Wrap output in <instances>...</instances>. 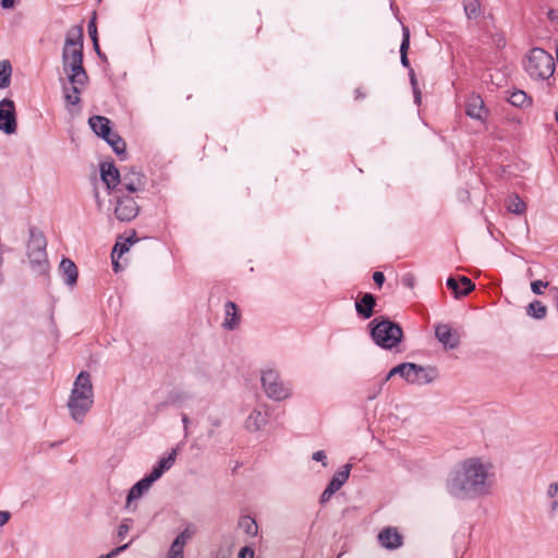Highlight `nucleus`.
<instances>
[{
  "label": "nucleus",
  "instance_id": "obj_54",
  "mask_svg": "<svg viewBox=\"0 0 558 558\" xmlns=\"http://www.w3.org/2000/svg\"><path fill=\"white\" fill-rule=\"evenodd\" d=\"M112 259V268H113V271L114 272H119L121 270V265L119 264V259L118 257L114 256V258H111Z\"/></svg>",
  "mask_w": 558,
  "mask_h": 558
},
{
  "label": "nucleus",
  "instance_id": "obj_51",
  "mask_svg": "<svg viewBox=\"0 0 558 558\" xmlns=\"http://www.w3.org/2000/svg\"><path fill=\"white\" fill-rule=\"evenodd\" d=\"M2 9H11L15 4V0H1L0 2Z\"/></svg>",
  "mask_w": 558,
  "mask_h": 558
},
{
  "label": "nucleus",
  "instance_id": "obj_35",
  "mask_svg": "<svg viewBox=\"0 0 558 558\" xmlns=\"http://www.w3.org/2000/svg\"><path fill=\"white\" fill-rule=\"evenodd\" d=\"M410 48V31L407 26L402 27V41L400 45V53H408Z\"/></svg>",
  "mask_w": 558,
  "mask_h": 558
},
{
  "label": "nucleus",
  "instance_id": "obj_55",
  "mask_svg": "<svg viewBox=\"0 0 558 558\" xmlns=\"http://www.w3.org/2000/svg\"><path fill=\"white\" fill-rule=\"evenodd\" d=\"M558 509V499H553L550 502V515H554Z\"/></svg>",
  "mask_w": 558,
  "mask_h": 558
},
{
  "label": "nucleus",
  "instance_id": "obj_20",
  "mask_svg": "<svg viewBox=\"0 0 558 558\" xmlns=\"http://www.w3.org/2000/svg\"><path fill=\"white\" fill-rule=\"evenodd\" d=\"M60 272L68 286H74L77 281L78 271L76 265L69 258H63L60 263Z\"/></svg>",
  "mask_w": 558,
  "mask_h": 558
},
{
  "label": "nucleus",
  "instance_id": "obj_33",
  "mask_svg": "<svg viewBox=\"0 0 558 558\" xmlns=\"http://www.w3.org/2000/svg\"><path fill=\"white\" fill-rule=\"evenodd\" d=\"M464 12L468 19H476L481 14V3L478 0H468L464 3Z\"/></svg>",
  "mask_w": 558,
  "mask_h": 558
},
{
  "label": "nucleus",
  "instance_id": "obj_42",
  "mask_svg": "<svg viewBox=\"0 0 558 558\" xmlns=\"http://www.w3.org/2000/svg\"><path fill=\"white\" fill-rule=\"evenodd\" d=\"M557 495H558V483L557 482L550 483L547 488V497L550 499H556Z\"/></svg>",
  "mask_w": 558,
  "mask_h": 558
},
{
  "label": "nucleus",
  "instance_id": "obj_36",
  "mask_svg": "<svg viewBox=\"0 0 558 558\" xmlns=\"http://www.w3.org/2000/svg\"><path fill=\"white\" fill-rule=\"evenodd\" d=\"M129 248L130 246L128 245V243L117 242L112 248L111 258H114V256L120 258L125 252L129 251Z\"/></svg>",
  "mask_w": 558,
  "mask_h": 558
},
{
  "label": "nucleus",
  "instance_id": "obj_3",
  "mask_svg": "<svg viewBox=\"0 0 558 558\" xmlns=\"http://www.w3.org/2000/svg\"><path fill=\"white\" fill-rule=\"evenodd\" d=\"M94 403V388L88 372L82 371L73 383L68 409L71 417L82 424Z\"/></svg>",
  "mask_w": 558,
  "mask_h": 558
},
{
  "label": "nucleus",
  "instance_id": "obj_9",
  "mask_svg": "<svg viewBox=\"0 0 558 558\" xmlns=\"http://www.w3.org/2000/svg\"><path fill=\"white\" fill-rule=\"evenodd\" d=\"M16 113L13 100L4 98L0 101V130L5 134L16 132Z\"/></svg>",
  "mask_w": 558,
  "mask_h": 558
},
{
  "label": "nucleus",
  "instance_id": "obj_7",
  "mask_svg": "<svg viewBox=\"0 0 558 558\" xmlns=\"http://www.w3.org/2000/svg\"><path fill=\"white\" fill-rule=\"evenodd\" d=\"M262 385L266 395L274 400H283L290 396V388L284 386L279 374L274 369L263 372Z\"/></svg>",
  "mask_w": 558,
  "mask_h": 558
},
{
  "label": "nucleus",
  "instance_id": "obj_61",
  "mask_svg": "<svg viewBox=\"0 0 558 558\" xmlns=\"http://www.w3.org/2000/svg\"><path fill=\"white\" fill-rule=\"evenodd\" d=\"M403 283L409 286V287H412L413 286L412 278L404 277L403 278Z\"/></svg>",
  "mask_w": 558,
  "mask_h": 558
},
{
  "label": "nucleus",
  "instance_id": "obj_26",
  "mask_svg": "<svg viewBox=\"0 0 558 558\" xmlns=\"http://www.w3.org/2000/svg\"><path fill=\"white\" fill-rule=\"evenodd\" d=\"M350 471L351 464H344L338 472L333 474L328 485L338 492L348 481Z\"/></svg>",
  "mask_w": 558,
  "mask_h": 558
},
{
  "label": "nucleus",
  "instance_id": "obj_30",
  "mask_svg": "<svg viewBox=\"0 0 558 558\" xmlns=\"http://www.w3.org/2000/svg\"><path fill=\"white\" fill-rule=\"evenodd\" d=\"M266 424L265 415L257 410H254L246 420V427L250 430H258L262 426Z\"/></svg>",
  "mask_w": 558,
  "mask_h": 558
},
{
  "label": "nucleus",
  "instance_id": "obj_34",
  "mask_svg": "<svg viewBox=\"0 0 558 558\" xmlns=\"http://www.w3.org/2000/svg\"><path fill=\"white\" fill-rule=\"evenodd\" d=\"M196 527L192 524H189L177 537V541H181V544L184 546L186 543L195 535Z\"/></svg>",
  "mask_w": 558,
  "mask_h": 558
},
{
  "label": "nucleus",
  "instance_id": "obj_6",
  "mask_svg": "<svg viewBox=\"0 0 558 558\" xmlns=\"http://www.w3.org/2000/svg\"><path fill=\"white\" fill-rule=\"evenodd\" d=\"M114 216L122 222H129L135 219L140 213V205L134 196L128 193L116 192Z\"/></svg>",
  "mask_w": 558,
  "mask_h": 558
},
{
  "label": "nucleus",
  "instance_id": "obj_49",
  "mask_svg": "<svg viewBox=\"0 0 558 558\" xmlns=\"http://www.w3.org/2000/svg\"><path fill=\"white\" fill-rule=\"evenodd\" d=\"M410 82H411L413 92H416V88H418L417 80H416L414 71L412 69H410Z\"/></svg>",
  "mask_w": 558,
  "mask_h": 558
},
{
  "label": "nucleus",
  "instance_id": "obj_22",
  "mask_svg": "<svg viewBox=\"0 0 558 558\" xmlns=\"http://www.w3.org/2000/svg\"><path fill=\"white\" fill-rule=\"evenodd\" d=\"M414 368H415L414 363H401L389 371V373L387 374L384 381L389 380L395 375H400L402 378H404L410 384V381L416 380L415 378H411L413 375L412 369H414Z\"/></svg>",
  "mask_w": 558,
  "mask_h": 558
},
{
  "label": "nucleus",
  "instance_id": "obj_29",
  "mask_svg": "<svg viewBox=\"0 0 558 558\" xmlns=\"http://www.w3.org/2000/svg\"><path fill=\"white\" fill-rule=\"evenodd\" d=\"M507 99L512 106L520 108L531 104V98L521 89L512 90Z\"/></svg>",
  "mask_w": 558,
  "mask_h": 558
},
{
  "label": "nucleus",
  "instance_id": "obj_5",
  "mask_svg": "<svg viewBox=\"0 0 558 558\" xmlns=\"http://www.w3.org/2000/svg\"><path fill=\"white\" fill-rule=\"evenodd\" d=\"M525 71L535 80H547L555 71V61L550 53L542 48L530 50L525 63Z\"/></svg>",
  "mask_w": 558,
  "mask_h": 558
},
{
  "label": "nucleus",
  "instance_id": "obj_13",
  "mask_svg": "<svg viewBox=\"0 0 558 558\" xmlns=\"http://www.w3.org/2000/svg\"><path fill=\"white\" fill-rule=\"evenodd\" d=\"M446 284L457 299L468 295L475 289V284L465 276L459 278L449 277Z\"/></svg>",
  "mask_w": 558,
  "mask_h": 558
},
{
  "label": "nucleus",
  "instance_id": "obj_63",
  "mask_svg": "<svg viewBox=\"0 0 558 558\" xmlns=\"http://www.w3.org/2000/svg\"><path fill=\"white\" fill-rule=\"evenodd\" d=\"M555 119H556V122L558 123V109L555 112Z\"/></svg>",
  "mask_w": 558,
  "mask_h": 558
},
{
  "label": "nucleus",
  "instance_id": "obj_12",
  "mask_svg": "<svg viewBox=\"0 0 558 558\" xmlns=\"http://www.w3.org/2000/svg\"><path fill=\"white\" fill-rule=\"evenodd\" d=\"M435 336L446 349H454L460 344V335L447 324L437 325Z\"/></svg>",
  "mask_w": 558,
  "mask_h": 558
},
{
  "label": "nucleus",
  "instance_id": "obj_17",
  "mask_svg": "<svg viewBox=\"0 0 558 558\" xmlns=\"http://www.w3.org/2000/svg\"><path fill=\"white\" fill-rule=\"evenodd\" d=\"M240 322L241 315L238 305L232 301H228L225 304V320L222 327L228 330H234L239 327Z\"/></svg>",
  "mask_w": 558,
  "mask_h": 558
},
{
  "label": "nucleus",
  "instance_id": "obj_57",
  "mask_svg": "<svg viewBox=\"0 0 558 558\" xmlns=\"http://www.w3.org/2000/svg\"><path fill=\"white\" fill-rule=\"evenodd\" d=\"M138 241L137 236H136V233L133 232V234L126 239L125 243H128V245H132L134 243H136Z\"/></svg>",
  "mask_w": 558,
  "mask_h": 558
},
{
  "label": "nucleus",
  "instance_id": "obj_31",
  "mask_svg": "<svg viewBox=\"0 0 558 558\" xmlns=\"http://www.w3.org/2000/svg\"><path fill=\"white\" fill-rule=\"evenodd\" d=\"M12 75V65L10 61L3 60L0 62V88H5L10 85Z\"/></svg>",
  "mask_w": 558,
  "mask_h": 558
},
{
  "label": "nucleus",
  "instance_id": "obj_62",
  "mask_svg": "<svg viewBox=\"0 0 558 558\" xmlns=\"http://www.w3.org/2000/svg\"><path fill=\"white\" fill-rule=\"evenodd\" d=\"M527 276H529V277H532V276H533V271H532V269H527Z\"/></svg>",
  "mask_w": 558,
  "mask_h": 558
},
{
  "label": "nucleus",
  "instance_id": "obj_48",
  "mask_svg": "<svg viewBox=\"0 0 558 558\" xmlns=\"http://www.w3.org/2000/svg\"><path fill=\"white\" fill-rule=\"evenodd\" d=\"M10 517V512L0 511V526H3L9 521Z\"/></svg>",
  "mask_w": 558,
  "mask_h": 558
},
{
  "label": "nucleus",
  "instance_id": "obj_14",
  "mask_svg": "<svg viewBox=\"0 0 558 558\" xmlns=\"http://www.w3.org/2000/svg\"><path fill=\"white\" fill-rule=\"evenodd\" d=\"M379 544L390 550L397 549L402 546V535L396 527H385L378 534Z\"/></svg>",
  "mask_w": 558,
  "mask_h": 558
},
{
  "label": "nucleus",
  "instance_id": "obj_38",
  "mask_svg": "<svg viewBox=\"0 0 558 558\" xmlns=\"http://www.w3.org/2000/svg\"><path fill=\"white\" fill-rule=\"evenodd\" d=\"M131 523H132L131 519H124L121 522V524L118 527V536L120 538H123L129 533V531L131 529Z\"/></svg>",
  "mask_w": 558,
  "mask_h": 558
},
{
  "label": "nucleus",
  "instance_id": "obj_1",
  "mask_svg": "<svg viewBox=\"0 0 558 558\" xmlns=\"http://www.w3.org/2000/svg\"><path fill=\"white\" fill-rule=\"evenodd\" d=\"M83 39L82 26L70 28L66 33L62 50V66L70 84L63 83L62 92L66 105L70 106L80 104L81 94L89 80L83 65Z\"/></svg>",
  "mask_w": 558,
  "mask_h": 558
},
{
  "label": "nucleus",
  "instance_id": "obj_2",
  "mask_svg": "<svg viewBox=\"0 0 558 558\" xmlns=\"http://www.w3.org/2000/svg\"><path fill=\"white\" fill-rule=\"evenodd\" d=\"M448 492L461 499H471L489 494L488 468L480 458L462 461L447 482Z\"/></svg>",
  "mask_w": 558,
  "mask_h": 558
},
{
  "label": "nucleus",
  "instance_id": "obj_21",
  "mask_svg": "<svg viewBox=\"0 0 558 558\" xmlns=\"http://www.w3.org/2000/svg\"><path fill=\"white\" fill-rule=\"evenodd\" d=\"M31 266L38 272L44 274L48 267L46 250L27 252Z\"/></svg>",
  "mask_w": 558,
  "mask_h": 558
},
{
  "label": "nucleus",
  "instance_id": "obj_40",
  "mask_svg": "<svg viewBox=\"0 0 558 558\" xmlns=\"http://www.w3.org/2000/svg\"><path fill=\"white\" fill-rule=\"evenodd\" d=\"M88 34L92 40H95L97 37V27H96V16L94 15L93 19L88 22L87 25Z\"/></svg>",
  "mask_w": 558,
  "mask_h": 558
},
{
  "label": "nucleus",
  "instance_id": "obj_4",
  "mask_svg": "<svg viewBox=\"0 0 558 558\" xmlns=\"http://www.w3.org/2000/svg\"><path fill=\"white\" fill-rule=\"evenodd\" d=\"M368 326L373 341L383 349L391 350L403 339L401 326L388 318H374Z\"/></svg>",
  "mask_w": 558,
  "mask_h": 558
},
{
  "label": "nucleus",
  "instance_id": "obj_52",
  "mask_svg": "<svg viewBox=\"0 0 558 558\" xmlns=\"http://www.w3.org/2000/svg\"><path fill=\"white\" fill-rule=\"evenodd\" d=\"M400 61L404 68H410V61L408 59V53H400Z\"/></svg>",
  "mask_w": 558,
  "mask_h": 558
},
{
  "label": "nucleus",
  "instance_id": "obj_50",
  "mask_svg": "<svg viewBox=\"0 0 558 558\" xmlns=\"http://www.w3.org/2000/svg\"><path fill=\"white\" fill-rule=\"evenodd\" d=\"M366 97V92L363 87H357L355 89V99L359 100V99H363Z\"/></svg>",
  "mask_w": 558,
  "mask_h": 558
},
{
  "label": "nucleus",
  "instance_id": "obj_39",
  "mask_svg": "<svg viewBox=\"0 0 558 558\" xmlns=\"http://www.w3.org/2000/svg\"><path fill=\"white\" fill-rule=\"evenodd\" d=\"M337 490L333 489L331 486L327 485V487L325 488V490L323 492L322 496H320V499H319V502L322 505L326 504L327 501L330 500L331 496L336 493Z\"/></svg>",
  "mask_w": 558,
  "mask_h": 558
},
{
  "label": "nucleus",
  "instance_id": "obj_44",
  "mask_svg": "<svg viewBox=\"0 0 558 558\" xmlns=\"http://www.w3.org/2000/svg\"><path fill=\"white\" fill-rule=\"evenodd\" d=\"M373 280L380 288L385 282V275L381 271H375L373 274Z\"/></svg>",
  "mask_w": 558,
  "mask_h": 558
},
{
  "label": "nucleus",
  "instance_id": "obj_58",
  "mask_svg": "<svg viewBox=\"0 0 558 558\" xmlns=\"http://www.w3.org/2000/svg\"><path fill=\"white\" fill-rule=\"evenodd\" d=\"M182 423L184 425V429H185V434L187 433V426H189V423H190V418L186 414H183L182 415Z\"/></svg>",
  "mask_w": 558,
  "mask_h": 558
},
{
  "label": "nucleus",
  "instance_id": "obj_27",
  "mask_svg": "<svg viewBox=\"0 0 558 558\" xmlns=\"http://www.w3.org/2000/svg\"><path fill=\"white\" fill-rule=\"evenodd\" d=\"M547 307L541 301L534 300L526 307V315L534 319H543L546 317Z\"/></svg>",
  "mask_w": 558,
  "mask_h": 558
},
{
  "label": "nucleus",
  "instance_id": "obj_41",
  "mask_svg": "<svg viewBox=\"0 0 558 558\" xmlns=\"http://www.w3.org/2000/svg\"><path fill=\"white\" fill-rule=\"evenodd\" d=\"M129 546H130V543L119 546V547L112 549L109 554L102 555L99 558H113V557L118 556L120 553L124 551Z\"/></svg>",
  "mask_w": 558,
  "mask_h": 558
},
{
  "label": "nucleus",
  "instance_id": "obj_24",
  "mask_svg": "<svg viewBox=\"0 0 558 558\" xmlns=\"http://www.w3.org/2000/svg\"><path fill=\"white\" fill-rule=\"evenodd\" d=\"M46 245L47 242L44 233L38 231L36 228H31L27 252L46 250Z\"/></svg>",
  "mask_w": 558,
  "mask_h": 558
},
{
  "label": "nucleus",
  "instance_id": "obj_56",
  "mask_svg": "<svg viewBox=\"0 0 558 558\" xmlns=\"http://www.w3.org/2000/svg\"><path fill=\"white\" fill-rule=\"evenodd\" d=\"M168 558H184L183 554L169 549Z\"/></svg>",
  "mask_w": 558,
  "mask_h": 558
},
{
  "label": "nucleus",
  "instance_id": "obj_11",
  "mask_svg": "<svg viewBox=\"0 0 558 558\" xmlns=\"http://www.w3.org/2000/svg\"><path fill=\"white\" fill-rule=\"evenodd\" d=\"M99 170L101 181L106 184L107 189L116 192L121 182V174L118 168L113 162H101Z\"/></svg>",
  "mask_w": 558,
  "mask_h": 558
},
{
  "label": "nucleus",
  "instance_id": "obj_18",
  "mask_svg": "<svg viewBox=\"0 0 558 558\" xmlns=\"http://www.w3.org/2000/svg\"><path fill=\"white\" fill-rule=\"evenodd\" d=\"M88 124L93 132L101 137L102 140L106 137H110L111 130V121L104 116H93L88 119Z\"/></svg>",
  "mask_w": 558,
  "mask_h": 558
},
{
  "label": "nucleus",
  "instance_id": "obj_37",
  "mask_svg": "<svg viewBox=\"0 0 558 558\" xmlns=\"http://www.w3.org/2000/svg\"><path fill=\"white\" fill-rule=\"evenodd\" d=\"M549 286L548 281L543 280H534L531 282V290L534 294L541 295L543 294V289L547 288Z\"/></svg>",
  "mask_w": 558,
  "mask_h": 558
},
{
  "label": "nucleus",
  "instance_id": "obj_15",
  "mask_svg": "<svg viewBox=\"0 0 558 558\" xmlns=\"http://www.w3.org/2000/svg\"><path fill=\"white\" fill-rule=\"evenodd\" d=\"M412 377L416 380L410 381L414 385H426L434 381L438 377V371L434 366H421L415 364V368L412 369Z\"/></svg>",
  "mask_w": 558,
  "mask_h": 558
},
{
  "label": "nucleus",
  "instance_id": "obj_23",
  "mask_svg": "<svg viewBox=\"0 0 558 558\" xmlns=\"http://www.w3.org/2000/svg\"><path fill=\"white\" fill-rule=\"evenodd\" d=\"M177 458V450L172 449V451L167 456L159 460L157 465L154 466L153 471L150 472V475L157 481L165 471L169 470Z\"/></svg>",
  "mask_w": 558,
  "mask_h": 558
},
{
  "label": "nucleus",
  "instance_id": "obj_45",
  "mask_svg": "<svg viewBox=\"0 0 558 558\" xmlns=\"http://www.w3.org/2000/svg\"><path fill=\"white\" fill-rule=\"evenodd\" d=\"M312 458L315 461L322 462L324 466L326 465V462H325L326 454L323 450H318V451L314 452Z\"/></svg>",
  "mask_w": 558,
  "mask_h": 558
},
{
  "label": "nucleus",
  "instance_id": "obj_53",
  "mask_svg": "<svg viewBox=\"0 0 558 558\" xmlns=\"http://www.w3.org/2000/svg\"><path fill=\"white\" fill-rule=\"evenodd\" d=\"M92 41H93V47H94L96 53L98 54V57L105 58V56L100 51L99 44H98V38H95V40H92Z\"/></svg>",
  "mask_w": 558,
  "mask_h": 558
},
{
  "label": "nucleus",
  "instance_id": "obj_46",
  "mask_svg": "<svg viewBox=\"0 0 558 558\" xmlns=\"http://www.w3.org/2000/svg\"><path fill=\"white\" fill-rule=\"evenodd\" d=\"M170 549L183 554L184 545L181 544V541L174 539L173 543L171 544Z\"/></svg>",
  "mask_w": 558,
  "mask_h": 558
},
{
  "label": "nucleus",
  "instance_id": "obj_8",
  "mask_svg": "<svg viewBox=\"0 0 558 558\" xmlns=\"http://www.w3.org/2000/svg\"><path fill=\"white\" fill-rule=\"evenodd\" d=\"M145 185V174L135 167H131L121 175L120 186L116 190V192L134 194L136 192L143 191Z\"/></svg>",
  "mask_w": 558,
  "mask_h": 558
},
{
  "label": "nucleus",
  "instance_id": "obj_59",
  "mask_svg": "<svg viewBox=\"0 0 558 558\" xmlns=\"http://www.w3.org/2000/svg\"><path fill=\"white\" fill-rule=\"evenodd\" d=\"M548 17H549L550 20H556V19H558V10H549V12H548Z\"/></svg>",
  "mask_w": 558,
  "mask_h": 558
},
{
  "label": "nucleus",
  "instance_id": "obj_10",
  "mask_svg": "<svg viewBox=\"0 0 558 558\" xmlns=\"http://www.w3.org/2000/svg\"><path fill=\"white\" fill-rule=\"evenodd\" d=\"M465 114L471 119L484 122L489 114V110L480 95L472 94L465 101Z\"/></svg>",
  "mask_w": 558,
  "mask_h": 558
},
{
  "label": "nucleus",
  "instance_id": "obj_25",
  "mask_svg": "<svg viewBox=\"0 0 558 558\" xmlns=\"http://www.w3.org/2000/svg\"><path fill=\"white\" fill-rule=\"evenodd\" d=\"M113 149V151L121 157V159H124L126 156V144L124 140L114 132L110 133V137L104 138Z\"/></svg>",
  "mask_w": 558,
  "mask_h": 558
},
{
  "label": "nucleus",
  "instance_id": "obj_28",
  "mask_svg": "<svg viewBox=\"0 0 558 558\" xmlns=\"http://www.w3.org/2000/svg\"><path fill=\"white\" fill-rule=\"evenodd\" d=\"M507 209L509 213L522 215L526 210V204L519 197L518 194H512L507 201Z\"/></svg>",
  "mask_w": 558,
  "mask_h": 558
},
{
  "label": "nucleus",
  "instance_id": "obj_60",
  "mask_svg": "<svg viewBox=\"0 0 558 558\" xmlns=\"http://www.w3.org/2000/svg\"><path fill=\"white\" fill-rule=\"evenodd\" d=\"M413 94H414L415 102L420 104V101H421V92H420V89L416 88V92H413Z\"/></svg>",
  "mask_w": 558,
  "mask_h": 558
},
{
  "label": "nucleus",
  "instance_id": "obj_32",
  "mask_svg": "<svg viewBox=\"0 0 558 558\" xmlns=\"http://www.w3.org/2000/svg\"><path fill=\"white\" fill-rule=\"evenodd\" d=\"M239 526L244 531V533H246L250 536H255L258 532L256 521L250 515H244L240 518Z\"/></svg>",
  "mask_w": 558,
  "mask_h": 558
},
{
  "label": "nucleus",
  "instance_id": "obj_43",
  "mask_svg": "<svg viewBox=\"0 0 558 558\" xmlns=\"http://www.w3.org/2000/svg\"><path fill=\"white\" fill-rule=\"evenodd\" d=\"M238 558H254V550L251 547L245 546L241 548Z\"/></svg>",
  "mask_w": 558,
  "mask_h": 558
},
{
  "label": "nucleus",
  "instance_id": "obj_16",
  "mask_svg": "<svg viewBox=\"0 0 558 558\" xmlns=\"http://www.w3.org/2000/svg\"><path fill=\"white\" fill-rule=\"evenodd\" d=\"M376 306V298L372 293H364L359 300L355 301V310L360 317L368 319L374 314Z\"/></svg>",
  "mask_w": 558,
  "mask_h": 558
},
{
  "label": "nucleus",
  "instance_id": "obj_19",
  "mask_svg": "<svg viewBox=\"0 0 558 558\" xmlns=\"http://www.w3.org/2000/svg\"><path fill=\"white\" fill-rule=\"evenodd\" d=\"M155 481L156 480L149 474L133 485L129 492L126 505L129 506L133 500L141 498L142 495L149 489Z\"/></svg>",
  "mask_w": 558,
  "mask_h": 558
},
{
  "label": "nucleus",
  "instance_id": "obj_47",
  "mask_svg": "<svg viewBox=\"0 0 558 558\" xmlns=\"http://www.w3.org/2000/svg\"><path fill=\"white\" fill-rule=\"evenodd\" d=\"M184 400H186V396L183 393L182 395L177 393V395L170 396V402H172V403L183 402Z\"/></svg>",
  "mask_w": 558,
  "mask_h": 558
}]
</instances>
